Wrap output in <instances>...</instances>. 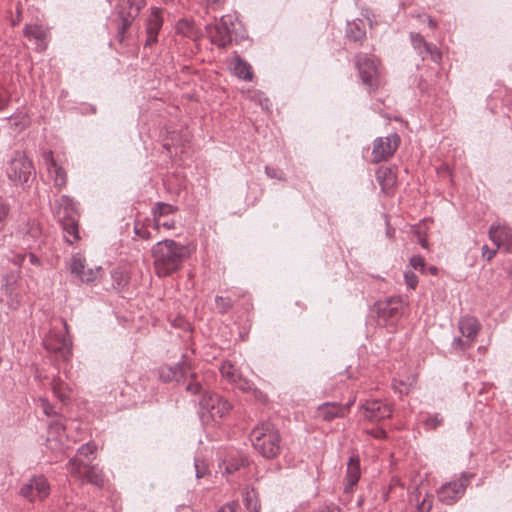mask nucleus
Wrapping results in <instances>:
<instances>
[{
  "label": "nucleus",
  "mask_w": 512,
  "mask_h": 512,
  "mask_svg": "<svg viewBox=\"0 0 512 512\" xmlns=\"http://www.w3.org/2000/svg\"><path fill=\"white\" fill-rule=\"evenodd\" d=\"M51 177H53L54 185L61 188L67 183V175L65 170L59 166L58 164L55 167H51V172H49Z\"/></svg>",
  "instance_id": "obj_29"
},
{
  "label": "nucleus",
  "mask_w": 512,
  "mask_h": 512,
  "mask_svg": "<svg viewBox=\"0 0 512 512\" xmlns=\"http://www.w3.org/2000/svg\"><path fill=\"white\" fill-rule=\"evenodd\" d=\"M160 378L163 381L168 382V381H174L175 376H173V373H171V369H169V367H167V368H162L160 370Z\"/></svg>",
  "instance_id": "obj_50"
},
{
  "label": "nucleus",
  "mask_w": 512,
  "mask_h": 512,
  "mask_svg": "<svg viewBox=\"0 0 512 512\" xmlns=\"http://www.w3.org/2000/svg\"><path fill=\"white\" fill-rule=\"evenodd\" d=\"M410 39L413 48L422 57V59L430 56L431 60L436 63L441 60L442 56L437 47L431 43H428L421 34L411 32Z\"/></svg>",
  "instance_id": "obj_14"
},
{
  "label": "nucleus",
  "mask_w": 512,
  "mask_h": 512,
  "mask_svg": "<svg viewBox=\"0 0 512 512\" xmlns=\"http://www.w3.org/2000/svg\"><path fill=\"white\" fill-rule=\"evenodd\" d=\"M86 259L81 253H74L71 257L70 272L77 278L85 270Z\"/></svg>",
  "instance_id": "obj_25"
},
{
  "label": "nucleus",
  "mask_w": 512,
  "mask_h": 512,
  "mask_svg": "<svg viewBox=\"0 0 512 512\" xmlns=\"http://www.w3.org/2000/svg\"><path fill=\"white\" fill-rule=\"evenodd\" d=\"M472 345V341H463L460 337L454 338L452 342V346L456 349H460L461 351H465L470 348Z\"/></svg>",
  "instance_id": "obj_43"
},
{
  "label": "nucleus",
  "mask_w": 512,
  "mask_h": 512,
  "mask_svg": "<svg viewBox=\"0 0 512 512\" xmlns=\"http://www.w3.org/2000/svg\"><path fill=\"white\" fill-rule=\"evenodd\" d=\"M8 119H14V116L11 115L8 117ZM15 125H22L25 126L27 124V117L25 115L17 116L15 117Z\"/></svg>",
  "instance_id": "obj_53"
},
{
  "label": "nucleus",
  "mask_w": 512,
  "mask_h": 512,
  "mask_svg": "<svg viewBox=\"0 0 512 512\" xmlns=\"http://www.w3.org/2000/svg\"><path fill=\"white\" fill-rule=\"evenodd\" d=\"M96 450L95 444H83L78 450L77 455L69 460L67 463V470L75 479L82 478V467H86L88 463L81 459V457L88 458Z\"/></svg>",
  "instance_id": "obj_13"
},
{
  "label": "nucleus",
  "mask_w": 512,
  "mask_h": 512,
  "mask_svg": "<svg viewBox=\"0 0 512 512\" xmlns=\"http://www.w3.org/2000/svg\"><path fill=\"white\" fill-rule=\"evenodd\" d=\"M134 233L142 239H148L150 237V233L147 230V226H133Z\"/></svg>",
  "instance_id": "obj_49"
},
{
  "label": "nucleus",
  "mask_w": 512,
  "mask_h": 512,
  "mask_svg": "<svg viewBox=\"0 0 512 512\" xmlns=\"http://www.w3.org/2000/svg\"><path fill=\"white\" fill-rule=\"evenodd\" d=\"M130 24H131V21L129 19L122 20L121 24L118 27V33H117V37H118L119 41L123 40L125 31L128 29Z\"/></svg>",
  "instance_id": "obj_47"
},
{
  "label": "nucleus",
  "mask_w": 512,
  "mask_h": 512,
  "mask_svg": "<svg viewBox=\"0 0 512 512\" xmlns=\"http://www.w3.org/2000/svg\"><path fill=\"white\" fill-rule=\"evenodd\" d=\"M260 105L262 106V108L268 110L270 105H271V103H270L268 98H264L263 100L260 99Z\"/></svg>",
  "instance_id": "obj_61"
},
{
  "label": "nucleus",
  "mask_w": 512,
  "mask_h": 512,
  "mask_svg": "<svg viewBox=\"0 0 512 512\" xmlns=\"http://www.w3.org/2000/svg\"><path fill=\"white\" fill-rule=\"evenodd\" d=\"M216 512H235V509L232 504H225L222 507H220Z\"/></svg>",
  "instance_id": "obj_56"
},
{
  "label": "nucleus",
  "mask_w": 512,
  "mask_h": 512,
  "mask_svg": "<svg viewBox=\"0 0 512 512\" xmlns=\"http://www.w3.org/2000/svg\"><path fill=\"white\" fill-rule=\"evenodd\" d=\"M360 409L363 411V417L369 421L383 420L392 413L391 406L380 400H368L361 404Z\"/></svg>",
  "instance_id": "obj_12"
},
{
  "label": "nucleus",
  "mask_w": 512,
  "mask_h": 512,
  "mask_svg": "<svg viewBox=\"0 0 512 512\" xmlns=\"http://www.w3.org/2000/svg\"><path fill=\"white\" fill-rule=\"evenodd\" d=\"M361 476L360 461L358 457H350L347 464L344 493L350 494L357 485Z\"/></svg>",
  "instance_id": "obj_17"
},
{
  "label": "nucleus",
  "mask_w": 512,
  "mask_h": 512,
  "mask_svg": "<svg viewBox=\"0 0 512 512\" xmlns=\"http://www.w3.org/2000/svg\"><path fill=\"white\" fill-rule=\"evenodd\" d=\"M498 249L499 248H497V246H495V248L491 249L487 245H484L482 247L483 258H485L487 261H490L495 256Z\"/></svg>",
  "instance_id": "obj_48"
},
{
  "label": "nucleus",
  "mask_w": 512,
  "mask_h": 512,
  "mask_svg": "<svg viewBox=\"0 0 512 512\" xmlns=\"http://www.w3.org/2000/svg\"><path fill=\"white\" fill-rule=\"evenodd\" d=\"M317 417L324 421L345 417V408L336 402H326L318 406Z\"/></svg>",
  "instance_id": "obj_18"
},
{
  "label": "nucleus",
  "mask_w": 512,
  "mask_h": 512,
  "mask_svg": "<svg viewBox=\"0 0 512 512\" xmlns=\"http://www.w3.org/2000/svg\"><path fill=\"white\" fill-rule=\"evenodd\" d=\"M237 469H238V466H234V465L230 464V465H228V466L226 467V469H225V470H226V472H227V473H229V474H230V473H233V472H234L235 470H237Z\"/></svg>",
  "instance_id": "obj_63"
},
{
  "label": "nucleus",
  "mask_w": 512,
  "mask_h": 512,
  "mask_svg": "<svg viewBox=\"0 0 512 512\" xmlns=\"http://www.w3.org/2000/svg\"><path fill=\"white\" fill-rule=\"evenodd\" d=\"M55 220L59 224H78L79 213L77 204L72 198L62 195L53 206Z\"/></svg>",
  "instance_id": "obj_8"
},
{
  "label": "nucleus",
  "mask_w": 512,
  "mask_h": 512,
  "mask_svg": "<svg viewBox=\"0 0 512 512\" xmlns=\"http://www.w3.org/2000/svg\"><path fill=\"white\" fill-rule=\"evenodd\" d=\"M433 506V496L426 495L424 499L417 504V510L419 512H429Z\"/></svg>",
  "instance_id": "obj_37"
},
{
  "label": "nucleus",
  "mask_w": 512,
  "mask_h": 512,
  "mask_svg": "<svg viewBox=\"0 0 512 512\" xmlns=\"http://www.w3.org/2000/svg\"><path fill=\"white\" fill-rule=\"evenodd\" d=\"M101 270V267H97L96 269H85L82 274L78 277L82 282L90 283L96 280L98 277L99 271Z\"/></svg>",
  "instance_id": "obj_33"
},
{
  "label": "nucleus",
  "mask_w": 512,
  "mask_h": 512,
  "mask_svg": "<svg viewBox=\"0 0 512 512\" xmlns=\"http://www.w3.org/2000/svg\"><path fill=\"white\" fill-rule=\"evenodd\" d=\"M245 501H246V506L248 509L251 510V512H258V508L256 507V505L252 508L250 503H251V500H250V493L248 492L246 497H245Z\"/></svg>",
  "instance_id": "obj_58"
},
{
  "label": "nucleus",
  "mask_w": 512,
  "mask_h": 512,
  "mask_svg": "<svg viewBox=\"0 0 512 512\" xmlns=\"http://www.w3.org/2000/svg\"><path fill=\"white\" fill-rule=\"evenodd\" d=\"M111 277L113 279V286L115 289L120 290L127 283L126 274L119 269L113 270L111 272Z\"/></svg>",
  "instance_id": "obj_32"
},
{
  "label": "nucleus",
  "mask_w": 512,
  "mask_h": 512,
  "mask_svg": "<svg viewBox=\"0 0 512 512\" xmlns=\"http://www.w3.org/2000/svg\"><path fill=\"white\" fill-rule=\"evenodd\" d=\"M163 25L161 9L153 7L151 13L146 20V41L145 47L151 46L157 42L158 33Z\"/></svg>",
  "instance_id": "obj_16"
},
{
  "label": "nucleus",
  "mask_w": 512,
  "mask_h": 512,
  "mask_svg": "<svg viewBox=\"0 0 512 512\" xmlns=\"http://www.w3.org/2000/svg\"><path fill=\"white\" fill-rule=\"evenodd\" d=\"M29 261L31 264L33 265H39L40 264V261L39 259L37 258V256L33 253H30L29 254Z\"/></svg>",
  "instance_id": "obj_60"
},
{
  "label": "nucleus",
  "mask_w": 512,
  "mask_h": 512,
  "mask_svg": "<svg viewBox=\"0 0 512 512\" xmlns=\"http://www.w3.org/2000/svg\"><path fill=\"white\" fill-rule=\"evenodd\" d=\"M190 255L189 248L174 240L166 239L157 242L152 248L155 273L164 278L178 271L184 260Z\"/></svg>",
  "instance_id": "obj_1"
},
{
  "label": "nucleus",
  "mask_w": 512,
  "mask_h": 512,
  "mask_svg": "<svg viewBox=\"0 0 512 512\" xmlns=\"http://www.w3.org/2000/svg\"><path fill=\"white\" fill-rule=\"evenodd\" d=\"M20 495L33 502L37 499L42 500L50 493V485L43 475L32 476L20 488Z\"/></svg>",
  "instance_id": "obj_10"
},
{
  "label": "nucleus",
  "mask_w": 512,
  "mask_h": 512,
  "mask_svg": "<svg viewBox=\"0 0 512 512\" xmlns=\"http://www.w3.org/2000/svg\"><path fill=\"white\" fill-rule=\"evenodd\" d=\"M9 215V206L4 199L0 198V222L6 221Z\"/></svg>",
  "instance_id": "obj_46"
},
{
  "label": "nucleus",
  "mask_w": 512,
  "mask_h": 512,
  "mask_svg": "<svg viewBox=\"0 0 512 512\" xmlns=\"http://www.w3.org/2000/svg\"><path fill=\"white\" fill-rule=\"evenodd\" d=\"M47 448L54 451L56 453V457L58 455L64 454L65 452L64 446L61 443H59L57 439H53L50 437L47 439Z\"/></svg>",
  "instance_id": "obj_36"
},
{
  "label": "nucleus",
  "mask_w": 512,
  "mask_h": 512,
  "mask_svg": "<svg viewBox=\"0 0 512 512\" xmlns=\"http://www.w3.org/2000/svg\"><path fill=\"white\" fill-rule=\"evenodd\" d=\"M254 448L265 458H274L280 452V435L270 422H263L250 433Z\"/></svg>",
  "instance_id": "obj_2"
},
{
  "label": "nucleus",
  "mask_w": 512,
  "mask_h": 512,
  "mask_svg": "<svg viewBox=\"0 0 512 512\" xmlns=\"http://www.w3.org/2000/svg\"><path fill=\"white\" fill-rule=\"evenodd\" d=\"M410 265L413 269L423 272L425 268V261L422 256L414 255L410 258Z\"/></svg>",
  "instance_id": "obj_40"
},
{
  "label": "nucleus",
  "mask_w": 512,
  "mask_h": 512,
  "mask_svg": "<svg viewBox=\"0 0 512 512\" xmlns=\"http://www.w3.org/2000/svg\"><path fill=\"white\" fill-rule=\"evenodd\" d=\"M236 19L233 15H223L218 21L206 24L205 29L211 42L218 47L225 48L233 40L237 41Z\"/></svg>",
  "instance_id": "obj_4"
},
{
  "label": "nucleus",
  "mask_w": 512,
  "mask_h": 512,
  "mask_svg": "<svg viewBox=\"0 0 512 512\" xmlns=\"http://www.w3.org/2000/svg\"><path fill=\"white\" fill-rule=\"evenodd\" d=\"M65 331L51 330L43 341L48 351L59 353L67 361L72 355V342L68 336V325L63 321Z\"/></svg>",
  "instance_id": "obj_7"
},
{
  "label": "nucleus",
  "mask_w": 512,
  "mask_h": 512,
  "mask_svg": "<svg viewBox=\"0 0 512 512\" xmlns=\"http://www.w3.org/2000/svg\"><path fill=\"white\" fill-rule=\"evenodd\" d=\"M356 65L363 84L370 89L376 86L378 70L375 60L366 55H358L356 57Z\"/></svg>",
  "instance_id": "obj_11"
},
{
  "label": "nucleus",
  "mask_w": 512,
  "mask_h": 512,
  "mask_svg": "<svg viewBox=\"0 0 512 512\" xmlns=\"http://www.w3.org/2000/svg\"><path fill=\"white\" fill-rule=\"evenodd\" d=\"M376 174H377V179L379 180L380 183H382V174L384 176H386L387 174L390 175V177L388 178V184H393L394 183V177L392 176L391 170H389V169H385V170L380 169V170L377 171Z\"/></svg>",
  "instance_id": "obj_51"
},
{
  "label": "nucleus",
  "mask_w": 512,
  "mask_h": 512,
  "mask_svg": "<svg viewBox=\"0 0 512 512\" xmlns=\"http://www.w3.org/2000/svg\"><path fill=\"white\" fill-rule=\"evenodd\" d=\"M84 479L99 488L104 485V478L101 470L94 466H89V464L86 465V467H82V478L79 480L83 481Z\"/></svg>",
  "instance_id": "obj_22"
},
{
  "label": "nucleus",
  "mask_w": 512,
  "mask_h": 512,
  "mask_svg": "<svg viewBox=\"0 0 512 512\" xmlns=\"http://www.w3.org/2000/svg\"><path fill=\"white\" fill-rule=\"evenodd\" d=\"M201 4L205 5L208 9L217 10L219 9L224 0H199Z\"/></svg>",
  "instance_id": "obj_45"
},
{
  "label": "nucleus",
  "mask_w": 512,
  "mask_h": 512,
  "mask_svg": "<svg viewBox=\"0 0 512 512\" xmlns=\"http://www.w3.org/2000/svg\"><path fill=\"white\" fill-rule=\"evenodd\" d=\"M232 384L243 392H253L254 394L259 392L255 388L254 383L244 378L241 374H237V378L235 379V382H232Z\"/></svg>",
  "instance_id": "obj_30"
},
{
  "label": "nucleus",
  "mask_w": 512,
  "mask_h": 512,
  "mask_svg": "<svg viewBox=\"0 0 512 512\" xmlns=\"http://www.w3.org/2000/svg\"><path fill=\"white\" fill-rule=\"evenodd\" d=\"M216 308L220 313H226L232 306L231 299L228 297L217 296L215 298Z\"/></svg>",
  "instance_id": "obj_35"
},
{
  "label": "nucleus",
  "mask_w": 512,
  "mask_h": 512,
  "mask_svg": "<svg viewBox=\"0 0 512 512\" xmlns=\"http://www.w3.org/2000/svg\"><path fill=\"white\" fill-rule=\"evenodd\" d=\"M153 212H154L155 221L158 223L159 222L158 217L172 213L173 207L166 203H158Z\"/></svg>",
  "instance_id": "obj_34"
},
{
  "label": "nucleus",
  "mask_w": 512,
  "mask_h": 512,
  "mask_svg": "<svg viewBox=\"0 0 512 512\" xmlns=\"http://www.w3.org/2000/svg\"><path fill=\"white\" fill-rule=\"evenodd\" d=\"M169 369H171V373L175 376L174 381L176 382L184 381L188 376L191 378L194 376L186 361L178 362L176 365L170 366Z\"/></svg>",
  "instance_id": "obj_24"
},
{
  "label": "nucleus",
  "mask_w": 512,
  "mask_h": 512,
  "mask_svg": "<svg viewBox=\"0 0 512 512\" xmlns=\"http://www.w3.org/2000/svg\"><path fill=\"white\" fill-rule=\"evenodd\" d=\"M443 423V418L439 414H435L433 416L428 417L425 420V425L429 429H436L438 426H440Z\"/></svg>",
  "instance_id": "obj_41"
},
{
  "label": "nucleus",
  "mask_w": 512,
  "mask_h": 512,
  "mask_svg": "<svg viewBox=\"0 0 512 512\" xmlns=\"http://www.w3.org/2000/svg\"><path fill=\"white\" fill-rule=\"evenodd\" d=\"M8 178L15 184L28 182L33 174L32 161L21 152H16L6 167Z\"/></svg>",
  "instance_id": "obj_6"
},
{
  "label": "nucleus",
  "mask_w": 512,
  "mask_h": 512,
  "mask_svg": "<svg viewBox=\"0 0 512 512\" xmlns=\"http://www.w3.org/2000/svg\"><path fill=\"white\" fill-rule=\"evenodd\" d=\"M234 74L246 81L252 80L253 73L251 66L240 57H237L233 67Z\"/></svg>",
  "instance_id": "obj_23"
},
{
  "label": "nucleus",
  "mask_w": 512,
  "mask_h": 512,
  "mask_svg": "<svg viewBox=\"0 0 512 512\" xmlns=\"http://www.w3.org/2000/svg\"><path fill=\"white\" fill-rule=\"evenodd\" d=\"M43 411L47 416H51L54 413L52 406L47 401H43Z\"/></svg>",
  "instance_id": "obj_55"
},
{
  "label": "nucleus",
  "mask_w": 512,
  "mask_h": 512,
  "mask_svg": "<svg viewBox=\"0 0 512 512\" xmlns=\"http://www.w3.org/2000/svg\"><path fill=\"white\" fill-rule=\"evenodd\" d=\"M489 238L497 248L512 253V228L510 226H490Z\"/></svg>",
  "instance_id": "obj_15"
},
{
  "label": "nucleus",
  "mask_w": 512,
  "mask_h": 512,
  "mask_svg": "<svg viewBox=\"0 0 512 512\" xmlns=\"http://www.w3.org/2000/svg\"><path fill=\"white\" fill-rule=\"evenodd\" d=\"M219 370L221 376L231 384L232 382H235L237 374H241L230 361H223Z\"/></svg>",
  "instance_id": "obj_27"
},
{
  "label": "nucleus",
  "mask_w": 512,
  "mask_h": 512,
  "mask_svg": "<svg viewBox=\"0 0 512 512\" xmlns=\"http://www.w3.org/2000/svg\"><path fill=\"white\" fill-rule=\"evenodd\" d=\"M199 405V413L203 423L215 422L224 418L232 408L227 399L214 392H205Z\"/></svg>",
  "instance_id": "obj_3"
},
{
  "label": "nucleus",
  "mask_w": 512,
  "mask_h": 512,
  "mask_svg": "<svg viewBox=\"0 0 512 512\" xmlns=\"http://www.w3.org/2000/svg\"><path fill=\"white\" fill-rule=\"evenodd\" d=\"M9 104V97L0 93V111L4 110Z\"/></svg>",
  "instance_id": "obj_54"
},
{
  "label": "nucleus",
  "mask_w": 512,
  "mask_h": 512,
  "mask_svg": "<svg viewBox=\"0 0 512 512\" xmlns=\"http://www.w3.org/2000/svg\"><path fill=\"white\" fill-rule=\"evenodd\" d=\"M356 396H353L345 405H342L345 408V415L350 411L351 406L355 403Z\"/></svg>",
  "instance_id": "obj_57"
},
{
  "label": "nucleus",
  "mask_w": 512,
  "mask_h": 512,
  "mask_svg": "<svg viewBox=\"0 0 512 512\" xmlns=\"http://www.w3.org/2000/svg\"><path fill=\"white\" fill-rule=\"evenodd\" d=\"M55 396L62 402L69 398L70 388L60 379H54L51 383Z\"/></svg>",
  "instance_id": "obj_28"
},
{
  "label": "nucleus",
  "mask_w": 512,
  "mask_h": 512,
  "mask_svg": "<svg viewBox=\"0 0 512 512\" xmlns=\"http://www.w3.org/2000/svg\"><path fill=\"white\" fill-rule=\"evenodd\" d=\"M194 466H195V471H196V477L202 478L207 472L205 463L199 459H195Z\"/></svg>",
  "instance_id": "obj_44"
},
{
  "label": "nucleus",
  "mask_w": 512,
  "mask_h": 512,
  "mask_svg": "<svg viewBox=\"0 0 512 512\" xmlns=\"http://www.w3.org/2000/svg\"><path fill=\"white\" fill-rule=\"evenodd\" d=\"M186 390L192 394H197L201 390V385L197 381H190L186 386Z\"/></svg>",
  "instance_id": "obj_52"
},
{
  "label": "nucleus",
  "mask_w": 512,
  "mask_h": 512,
  "mask_svg": "<svg viewBox=\"0 0 512 512\" xmlns=\"http://www.w3.org/2000/svg\"><path fill=\"white\" fill-rule=\"evenodd\" d=\"M404 280L408 288L415 289L418 285V277L412 271H407L404 273Z\"/></svg>",
  "instance_id": "obj_38"
},
{
  "label": "nucleus",
  "mask_w": 512,
  "mask_h": 512,
  "mask_svg": "<svg viewBox=\"0 0 512 512\" xmlns=\"http://www.w3.org/2000/svg\"><path fill=\"white\" fill-rule=\"evenodd\" d=\"M419 243L425 249L428 247L427 241L424 238H421L420 236H419Z\"/></svg>",
  "instance_id": "obj_64"
},
{
  "label": "nucleus",
  "mask_w": 512,
  "mask_h": 512,
  "mask_svg": "<svg viewBox=\"0 0 512 512\" xmlns=\"http://www.w3.org/2000/svg\"><path fill=\"white\" fill-rule=\"evenodd\" d=\"M346 36L354 42H362L366 37L364 21L361 19L353 20L347 23Z\"/></svg>",
  "instance_id": "obj_20"
},
{
  "label": "nucleus",
  "mask_w": 512,
  "mask_h": 512,
  "mask_svg": "<svg viewBox=\"0 0 512 512\" xmlns=\"http://www.w3.org/2000/svg\"><path fill=\"white\" fill-rule=\"evenodd\" d=\"M427 22H428V26L432 29L436 28L437 27V23L435 20H433L430 16H427V15H424L423 16Z\"/></svg>",
  "instance_id": "obj_59"
},
{
  "label": "nucleus",
  "mask_w": 512,
  "mask_h": 512,
  "mask_svg": "<svg viewBox=\"0 0 512 512\" xmlns=\"http://www.w3.org/2000/svg\"><path fill=\"white\" fill-rule=\"evenodd\" d=\"M401 307L402 302L400 299H391L385 304L381 311L384 317L396 318L401 314Z\"/></svg>",
  "instance_id": "obj_26"
},
{
  "label": "nucleus",
  "mask_w": 512,
  "mask_h": 512,
  "mask_svg": "<svg viewBox=\"0 0 512 512\" xmlns=\"http://www.w3.org/2000/svg\"><path fill=\"white\" fill-rule=\"evenodd\" d=\"M24 36L30 41H35L40 49L44 48L46 31L43 26L38 24L26 25L24 28Z\"/></svg>",
  "instance_id": "obj_21"
},
{
  "label": "nucleus",
  "mask_w": 512,
  "mask_h": 512,
  "mask_svg": "<svg viewBox=\"0 0 512 512\" xmlns=\"http://www.w3.org/2000/svg\"><path fill=\"white\" fill-rule=\"evenodd\" d=\"M265 173H266L267 177H269V178L285 181L284 173L280 169L266 166L265 167Z\"/></svg>",
  "instance_id": "obj_39"
},
{
  "label": "nucleus",
  "mask_w": 512,
  "mask_h": 512,
  "mask_svg": "<svg viewBox=\"0 0 512 512\" xmlns=\"http://www.w3.org/2000/svg\"><path fill=\"white\" fill-rule=\"evenodd\" d=\"M63 238L66 243L72 245L80 239L78 226H62Z\"/></svg>",
  "instance_id": "obj_31"
},
{
  "label": "nucleus",
  "mask_w": 512,
  "mask_h": 512,
  "mask_svg": "<svg viewBox=\"0 0 512 512\" xmlns=\"http://www.w3.org/2000/svg\"><path fill=\"white\" fill-rule=\"evenodd\" d=\"M458 325L461 334L473 342L480 329L478 320L473 316H464L459 320Z\"/></svg>",
  "instance_id": "obj_19"
},
{
  "label": "nucleus",
  "mask_w": 512,
  "mask_h": 512,
  "mask_svg": "<svg viewBox=\"0 0 512 512\" xmlns=\"http://www.w3.org/2000/svg\"><path fill=\"white\" fill-rule=\"evenodd\" d=\"M50 428L55 429L57 432H59L60 430H64L63 425L59 422H55V423L51 424Z\"/></svg>",
  "instance_id": "obj_62"
},
{
  "label": "nucleus",
  "mask_w": 512,
  "mask_h": 512,
  "mask_svg": "<svg viewBox=\"0 0 512 512\" xmlns=\"http://www.w3.org/2000/svg\"><path fill=\"white\" fill-rule=\"evenodd\" d=\"M42 158H43V161L46 165L48 172H51V167H55V165L57 164L53 157V152L50 150L45 151L42 155Z\"/></svg>",
  "instance_id": "obj_42"
},
{
  "label": "nucleus",
  "mask_w": 512,
  "mask_h": 512,
  "mask_svg": "<svg viewBox=\"0 0 512 512\" xmlns=\"http://www.w3.org/2000/svg\"><path fill=\"white\" fill-rule=\"evenodd\" d=\"M473 476V473L463 472L458 480L443 484L437 491L439 501L446 505L457 502L464 495Z\"/></svg>",
  "instance_id": "obj_5"
},
{
  "label": "nucleus",
  "mask_w": 512,
  "mask_h": 512,
  "mask_svg": "<svg viewBox=\"0 0 512 512\" xmlns=\"http://www.w3.org/2000/svg\"><path fill=\"white\" fill-rule=\"evenodd\" d=\"M400 143L397 133H391L386 137H378L374 140L372 150V161L379 163L388 160L394 155Z\"/></svg>",
  "instance_id": "obj_9"
}]
</instances>
